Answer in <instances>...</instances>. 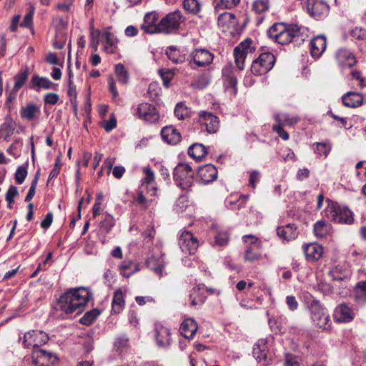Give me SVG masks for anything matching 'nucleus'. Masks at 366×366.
<instances>
[{
  "mask_svg": "<svg viewBox=\"0 0 366 366\" xmlns=\"http://www.w3.org/2000/svg\"><path fill=\"white\" fill-rule=\"evenodd\" d=\"M91 297L89 290L85 287L71 289L61 296L58 305L60 310L67 315L76 311L79 313Z\"/></svg>",
  "mask_w": 366,
  "mask_h": 366,
  "instance_id": "1",
  "label": "nucleus"
},
{
  "mask_svg": "<svg viewBox=\"0 0 366 366\" xmlns=\"http://www.w3.org/2000/svg\"><path fill=\"white\" fill-rule=\"evenodd\" d=\"M267 35L271 39L282 45L293 41H304L302 28L297 24L275 23L269 29Z\"/></svg>",
  "mask_w": 366,
  "mask_h": 366,
  "instance_id": "2",
  "label": "nucleus"
},
{
  "mask_svg": "<svg viewBox=\"0 0 366 366\" xmlns=\"http://www.w3.org/2000/svg\"><path fill=\"white\" fill-rule=\"evenodd\" d=\"M173 178L177 187L187 190L194 184V172L188 164L179 163L174 169Z\"/></svg>",
  "mask_w": 366,
  "mask_h": 366,
  "instance_id": "3",
  "label": "nucleus"
},
{
  "mask_svg": "<svg viewBox=\"0 0 366 366\" xmlns=\"http://www.w3.org/2000/svg\"><path fill=\"white\" fill-rule=\"evenodd\" d=\"M325 216L330 220L340 224H350L353 222V214L346 207L329 202L325 210Z\"/></svg>",
  "mask_w": 366,
  "mask_h": 366,
  "instance_id": "4",
  "label": "nucleus"
},
{
  "mask_svg": "<svg viewBox=\"0 0 366 366\" xmlns=\"http://www.w3.org/2000/svg\"><path fill=\"white\" fill-rule=\"evenodd\" d=\"M310 316L314 325L323 330L330 327V315L318 300H313L310 307Z\"/></svg>",
  "mask_w": 366,
  "mask_h": 366,
  "instance_id": "5",
  "label": "nucleus"
},
{
  "mask_svg": "<svg viewBox=\"0 0 366 366\" xmlns=\"http://www.w3.org/2000/svg\"><path fill=\"white\" fill-rule=\"evenodd\" d=\"M274 63L275 57L272 53H262L253 61L251 71L256 76L264 75L273 68Z\"/></svg>",
  "mask_w": 366,
  "mask_h": 366,
  "instance_id": "6",
  "label": "nucleus"
},
{
  "mask_svg": "<svg viewBox=\"0 0 366 366\" xmlns=\"http://www.w3.org/2000/svg\"><path fill=\"white\" fill-rule=\"evenodd\" d=\"M48 340L49 336L44 331L31 330L24 335L22 345L24 347H32L34 350L40 348V346L46 344Z\"/></svg>",
  "mask_w": 366,
  "mask_h": 366,
  "instance_id": "7",
  "label": "nucleus"
},
{
  "mask_svg": "<svg viewBox=\"0 0 366 366\" xmlns=\"http://www.w3.org/2000/svg\"><path fill=\"white\" fill-rule=\"evenodd\" d=\"M184 21V17L178 10L169 13L160 21L161 32L166 34L172 33L179 28L182 22Z\"/></svg>",
  "mask_w": 366,
  "mask_h": 366,
  "instance_id": "8",
  "label": "nucleus"
},
{
  "mask_svg": "<svg viewBox=\"0 0 366 366\" xmlns=\"http://www.w3.org/2000/svg\"><path fill=\"white\" fill-rule=\"evenodd\" d=\"M134 115L147 123H155L159 119V114L156 107L151 104L144 102L138 104Z\"/></svg>",
  "mask_w": 366,
  "mask_h": 366,
  "instance_id": "9",
  "label": "nucleus"
},
{
  "mask_svg": "<svg viewBox=\"0 0 366 366\" xmlns=\"http://www.w3.org/2000/svg\"><path fill=\"white\" fill-rule=\"evenodd\" d=\"M189 64L192 69L202 67L210 64L214 56L204 49H195L189 54Z\"/></svg>",
  "mask_w": 366,
  "mask_h": 366,
  "instance_id": "10",
  "label": "nucleus"
},
{
  "mask_svg": "<svg viewBox=\"0 0 366 366\" xmlns=\"http://www.w3.org/2000/svg\"><path fill=\"white\" fill-rule=\"evenodd\" d=\"M32 363L35 366H52L58 360L56 355L42 348L34 349L31 353Z\"/></svg>",
  "mask_w": 366,
  "mask_h": 366,
  "instance_id": "11",
  "label": "nucleus"
},
{
  "mask_svg": "<svg viewBox=\"0 0 366 366\" xmlns=\"http://www.w3.org/2000/svg\"><path fill=\"white\" fill-rule=\"evenodd\" d=\"M245 243L244 259L249 262H254L260 258V253L258 252L260 247V242L257 237L252 234L243 237Z\"/></svg>",
  "mask_w": 366,
  "mask_h": 366,
  "instance_id": "12",
  "label": "nucleus"
},
{
  "mask_svg": "<svg viewBox=\"0 0 366 366\" xmlns=\"http://www.w3.org/2000/svg\"><path fill=\"white\" fill-rule=\"evenodd\" d=\"M179 246L184 253L194 254L199 247V242L194 234L188 231L181 232L179 237Z\"/></svg>",
  "mask_w": 366,
  "mask_h": 366,
  "instance_id": "13",
  "label": "nucleus"
},
{
  "mask_svg": "<svg viewBox=\"0 0 366 366\" xmlns=\"http://www.w3.org/2000/svg\"><path fill=\"white\" fill-rule=\"evenodd\" d=\"M253 355L262 365L267 366L269 364L272 355L269 352L267 341L265 339L259 340L254 345Z\"/></svg>",
  "mask_w": 366,
  "mask_h": 366,
  "instance_id": "14",
  "label": "nucleus"
},
{
  "mask_svg": "<svg viewBox=\"0 0 366 366\" xmlns=\"http://www.w3.org/2000/svg\"><path fill=\"white\" fill-rule=\"evenodd\" d=\"M199 122L205 127L208 133H216L219 127V118L212 113L201 111L199 113Z\"/></svg>",
  "mask_w": 366,
  "mask_h": 366,
  "instance_id": "15",
  "label": "nucleus"
},
{
  "mask_svg": "<svg viewBox=\"0 0 366 366\" xmlns=\"http://www.w3.org/2000/svg\"><path fill=\"white\" fill-rule=\"evenodd\" d=\"M305 4L310 14L315 17L327 14L330 9L324 0H307Z\"/></svg>",
  "mask_w": 366,
  "mask_h": 366,
  "instance_id": "16",
  "label": "nucleus"
},
{
  "mask_svg": "<svg viewBox=\"0 0 366 366\" xmlns=\"http://www.w3.org/2000/svg\"><path fill=\"white\" fill-rule=\"evenodd\" d=\"M335 59L338 65L343 69L351 68L357 62L354 54L350 50L344 48L337 51Z\"/></svg>",
  "mask_w": 366,
  "mask_h": 366,
  "instance_id": "17",
  "label": "nucleus"
},
{
  "mask_svg": "<svg viewBox=\"0 0 366 366\" xmlns=\"http://www.w3.org/2000/svg\"><path fill=\"white\" fill-rule=\"evenodd\" d=\"M355 317V312L347 304L343 303L338 305L334 313V319L340 323H347Z\"/></svg>",
  "mask_w": 366,
  "mask_h": 366,
  "instance_id": "18",
  "label": "nucleus"
},
{
  "mask_svg": "<svg viewBox=\"0 0 366 366\" xmlns=\"http://www.w3.org/2000/svg\"><path fill=\"white\" fill-rule=\"evenodd\" d=\"M159 16L155 12L147 13L144 16V21L141 28L148 34L161 32L160 21L158 22Z\"/></svg>",
  "mask_w": 366,
  "mask_h": 366,
  "instance_id": "19",
  "label": "nucleus"
},
{
  "mask_svg": "<svg viewBox=\"0 0 366 366\" xmlns=\"http://www.w3.org/2000/svg\"><path fill=\"white\" fill-rule=\"evenodd\" d=\"M155 340L157 345L161 347H166L171 344V332L165 326L157 324L155 325Z\"/></svg>",
  "mask_w": 366,
  "mask_h": 366,
  "instance_id": "20",
  "label": "nucleus"
},
{
  "mask_svg": "<svg viewBox=\"0 0 366 366\" xmlns=\"http://www.w3.org/2000/svg\"><path fill=\"white\" fill-rule=\"evenodd\" d=\"M303 251L307 261L318 260L323 254L322 247L317 243H310L303 246Z\"/></svg>",
  "mask_w": 366,
  "mask_h": 366,
  "instance_id": "21",
  "label": "nucleus"
},
{
  "mask_svg": "<svg viewBox=\"0 0 366 366\" xmlns=\"http://www.w3.org/2000/svg\"><path fill=\"white\" fill-rule=\"evenodd\" d=\"M164 255L162 254H157L149 257L146 264L149 268L152 269L159 277L163 275V269L164 267Z\"/></svg>",
  "mask_w": 366,
  "mask_h": 366,
  "instance_id": "22",
  "label": "nucleus"
},
{
  "mask_svg": "<svg viewBox=\"0 0 366 366\" xmlns=\"http://www.w3.org/2000/svg\"><path fill=\"white\" fill-rule=\"evenodd\" d=\"M198 175L201 181L208 184L217 178V170L212 164H206L199 169Z\"/></svg>",
  "mask_w": 366,
  "mask_h": 366,
  "instance_id": "23",
  "label": "nucleus"
},
{
  "mask_svg": "<svg viewBox=\"0 0 366 366\" xmlns=\"http://www.w3.org/2000/svg\"><path fill=\"white\" fill-rule=\"evenodd\" d=\"M311 44V55L314 58H319L325 51L327 46L326 37L323 35L317 36L312 39Z\"/></svg>",
  "mask_w": 366,
  "mask_h": 366,
  "instance_id": "24",
  "label": "nucleus"
},
{
  "mask_svg": "<svg viewBox=\"0 0 366 366\" xmlns=\"http://www.w3.org/2000/svg\"><path fill=\"white\" fill-rule=\"evenodd\" d=\"M161 135L165 142L173 145L178 144L182 138L180 133L172 126L162 128Z\"/></svg>",
  "mask_w": 366,
  "mask_h": 366,
  "instance_id": "25",
  "label": "nucleus"
},
{
  "mask_svg": "<svg viewBox=\"0 0 366 366\" xmlns=\"http://www.w3.org/2000/svg\"><path fill=\"white\" fill-rule=\"evenodd\" d=\"M197 324L192 318L184 320L180 325L179 331L182 336L187 339H192L197 330Z\"/></svg>",
  "mask_w": 366,
  "mask_h": 366,
  "instance_id": "26",
  "label": "nucleus"
},
{
  "mask_svg": "<svg viewBox=\"0 0 366 366\" xmlns=\"http://www.w3.org/2000/svg\"><path fill=\"white\" fill-rule=\"evenodd\" d=\"M207 287L204 285H198L194 287L189 295L191 304L193 306L202 305L204 302Z\"/></svg>",
  "mask_w": 366,
  "mask_h": 366,
  "instance_id": "27",
  "label": "nucleus"
},
{
  "mask_svg": "<svg viewBox=\"0 0 366 366\" xmlns=\"http://www.w3.org/2000/svg\"><path fill=\"white\" fill-rule=\"evenodd\" d=\"M277 233L280 238L287 242L295 239L298 234L297 227L292 224L277 227Z\"/></svg>",
  "mask_w": 366,
  "mask_h": 366,
  "instance_id": "28",
  "label": "nucleus"
},
{
  "mask_svg": "<svg viewBox=\"0 0 366 366\" xmlns=\"http://www.w3.org/2000/svg\"><path fill=\"white\" fill-rule=\"evenodd\" d=\"M102 41L106 52L111 54L115 52L118 40L113 34L109 31L104 32L102 35Z\"/></svg>",
  "mask_w": 366,
  "mask_h": 366,
  "instance_id": "29",
  "label": "nucleus"
},
{
  "mask_svg": "<svg viewBox=\"0 0 366 366\" xmlns=\"http://www.w3.org/2000/svg\"><path fill=\"white\" fill-rule=\"evenodd\" d=\"M342 100L345 106L355 108L362 104L363 98L359 93L350 92L343 95Z\"/></svg>",
  "mask_w": 366,
  "mask_h": 366,
  "instance_id": "30",
  "label": "nucleus"
},
{
  "mask_svg": "<svg viewBox=\"0 0 366 366\" xmlns=\"http://www.w3.org/2000/svg\"><path fill=\"white\" fill-rule=\"evenodd\" d=\"M54 84L46 77H41L38 75H34L30 81V87L39 91L40 89H49Z\"/></svg>",
  "mask_w": 366,
  "mask_h": 366,
  "instance_id": "31",
  "label": "nucleus"
},
{
  "mask_svg": "<svg viewBox=\"0 0 366 366\" xmlns=\"http://www.w3.org/2000/svg\"><path fill=\"white\" fill-rule=\"evenodd\" d=\"M222 76L224 78V84H226L227 86L232 88L236 87L237 81L232 65L229 64L224 66L222 69Z\"/></svg>",
  "mask_w": 366,
  "mask_h": 366,
  "instance_id": "32",
  "label": "nucleus"
},
{
  "mask_svg": "<svg viewBox=\"0 0 366 366\" xmlns=\"http://www.w3.org/2000/svg\"><path fill=\"white\" fill-rule=\"evenodd\" d=\"M218 25L222 28H230L234 26L237 21L235 15L229 12H224L218 16Z\"/></svg>",
  "mask_w": 366,
  "mask_h": 366,
  "instance_id": "33",
  "label": "nucleus"
},
{
  "mask_svg": "<svg viewBox=\"0 0 366 366\" xmlns=\"http://www.w3.org/2000/svg\"><path fill=\"white\" fill-rule=\"evenodd\" d=\"M207 153L206 147L202 144H193L188 149V154L197 161L204 157Z\"/></svg>",
  "mask_w": 366,
  "mask_h": 366,
  "instance_id": "34",
  "label": "nucleus"
},
{
  "mask_svg": "<svg viewBox=\"0 0 366 366\" xmlns=\"http://www.w3.org/2000/svg\"><path fill=\"white\" fill-rule=\"evenodd\" d=\"M40 113L39 107L34 104H29L21 109L20 114L23 119L32 120Z\"/></svg>",
  "mask_w": 366,
  "mask_h": 366,
  "instance_id": "35",
  "label": "nucleus"
},
{
  "mask_svg": "<svg viewBox=\"0 0 366 366\" xmlns=\"http://www.w3.org/2000/svg\"><path fill=\"white\" fill-rule=\"evenodd\" d=\"M125 305L124 297L122 291L120 289L114 292L112 300V311L114 313H119Z\"/></svg>",
  "mask_w": 366,
  "mask_h": 366,
  "instance_id": "36",
  "label": "nucleus"
},
{
  "mask_svg": "<svg viewBox=\"0 0 366 366\" xmlns=\"http://www.w3.org/2000/svg\"><path fill=\"white\" fill-rule=\"evenodd\" d=\"M331 232V226L325 221H318L314 225V233L317 237H325Z\"/></svg>",
  "mask_w": 366,
  "mask_h": 366,
  "instance_id": "37",
  "label": "nucleus"
},
{
  "mask_svg": "<svg viewBox=\"0 0 366 366\" xmlns=\"http://www.w3.org/2000/svg\"><path fill=\"white\" fill-rule=\"evenodd\" d=\"M29 76V70L27 68L21 70L19 73H17L14 77V93L17 92L25 84Z\"/></svg>",
  "mask_w": 366,
  "mask_h": 366,
  "instance_id": "38",
  "label": "nucleus"
},
{
  "mask_svg": "<svg viewBox=\"0 0 366 366\" xmlns=\"http://www.w3.org/2000/svg\"><path fill=\"white\" fill-rule=\"evenodd\" d=\"M274 119L276 121L277 124H273L272 129L274 132L278 134V135L283 139L287 140L289 139V134L283 129L282 127V119H281V116L280 114H274Z\"/></svg>",
  "mask_w": 366,
  "mask_h": 366,
  "instance_id": "39",
  "label": "nucleus"
},
{
  "mask_svg": "<svg viewBox=\"0 0 366 366\" xmlns=\"http://www.w3.org/2000/svg\"><path fill=\"white\" fill-rule=\"evenodd\" d=\"M115 74L118 81L122 84H127L129 81V73L125 66L122 64H118L115 66Z\"/></svg>",
  "mask_w": 366,
  "mask_h": 366,
  "instance_id": "40",
  "label": "nucleus"
},
{
  "mask_svg": "<svg viewBox=\"0 0 366 366\" xmlns=\"http://www.w3.org/2000/svg\"><path fill=\"white\" fill-rule=\"evenodd\" d=\"M315 152L326 157L331 151L332 146L330 142H316L313 144Z\"/></svg>",
  "mask_w": 366,
  "mask_h": 366,
  "instance_id": "41",
  "label": "nucleus"
},
{
  "mask_svg": "<svg viewBox=\"0 0 366 366\" xmlns=\"http://www.w3.org/2000/svg\"><path fill=\"white\" fill-rule=\"evenodd\" d=\"M242 46V45H238L234 49L235 62L237 67L240 70H242L244 69V59L246 58V56L247 55V54H246L245 51L241 50Z\"/></svg>",
  "mask_w": 366,
  "mask_h": 366,
  "instance_id": "42",
  "label": "nucleus"
},
{
  "mask_svg": "<svg viewBox=\"0 0 366 366\" xmlns=\"http://www.w3.org/2000/svg\"><path fill=\"white\" fill-rule=\"evenodd\" d=\"M355 298L358 302L366 301V281L359 282L355 288Z\"/></svg>",
  "mask_w": 366,
  "mask_h": 366,
  "instance_id": "43",
  "label": "nucleus"
},
{
  "mask_svg": "<svg viewBox=\"0 0 366 366\" xmlns=\"http://www.w3.org/2000/svg\"><path fill=\"white\" fill-rule=\"evenodd\" d=\"M183 7L188 13L197 14L200 11L201 4L197 0H184Z\"/></svg>",
  "mask_w": 366,
  "mask_h": 366,
  "instance_id": "44",
  "label": "nucleus"
},
{
  "mask_svg": "<svg viewBox=\"0 0 366 366\" xmlns=\"http://www.w3.org/2000/svg\"><path fill=\"white\" fill-rule=\"evenodd\" d=\"M100 311L94 309L86 312L80 319V322L84 325H90L99 315Z\"/></svg>",
  "mask_w": 366,
  "mask_h": 366,
  "instance_id": "45",
  "label": "nucleus"
},
{
  "mask_svg": "<svg viewBox=\"0 0 366 366\" xmlns=\"http://www.w3.org/2000/svg\"><path fill=\"white\" fill-rule=\"evenodd\" d=\"M166 53L169 59L175 64L183 62L184 60V57L180 54L179 50L174 46H170Z\"/></svg>",
  "mask_w": 366,
  "mask_h": 366,
  "instance_id": "46",
  "label": "nucleus"
},
{
  "mask_svg": "<svg viewBox=\"0 0 366 366\" xmlns=\"http://www.w3.org/2000/svg\"><path fill=\"white\" fill-rule=\"evenodd\" d=\"M159 74L162 77V79L163 81V85L168 88L170 86L171 80L174 76V71L172 69H159Z\"/></svg>",
  "mask_w": 366,
  "mask_h": 366,
  "instance_id": "47",
  "label": "nucleus"
},
{
  "mask_svg": "<svg viewBox=\"0 0 366 366\" xmlns=\"http://www.w3.org/2000/svg\"><path fill=\"white\" fill-rule=\"evenodd\" d=\"M229 239L228 233L226 231H219L214 236V245L222 247L227 244Z\"/></svg>",
  "mask_w": 366,
  "mask_h": 366,
  "instance_id": "48",
  "label": "nucleus"
},
{
  "mask_svg": "<svg viewBox=\"0 0 366 366\" xmlns=\"http://www.w3.org/2000/svg\"><path fill=\"white\" fill-rule=\"evenodd\" d=\"M240 0H215L216 9H232L236 6Z\"/></svg>",
  "mask_w": 366,
  "mask_h": 366,
  "instance_id": "49",
  "label": "nucleus"
},
{
  "mask_svg": "<svg viewBox=\"0 0 366 366\" xmlns=\"http://www.w3.org/2000/svg\"><path fill=\"white\" fill-rule=\"evenodd\" d=\"M269 7L268 0H255L252 4L253 10L258 14L266 12Z\"/></svg>",
  "mask_w": 366,
  "mask_h": 366,
  "instance_id": "50",
  "label": "nucleus"
},
{
  "mask_svg": "<svg viewBox=\"0 0 366 366\" xmlns=\"http://www.w3.org/2000/svg\"><path fill=\"white\" fill-rule=\"evenodd\" d=\"M276 114H280L281 116V119H282V127L295 125L300 120V118L297 116L290 115L289 114L277 113Z\"/></svg>",
  "mask_w": 366,
  "mask_h": 366,
  "instance_id": "51",
  "label": "nucleus"
},
{
  "mask_svg": "<svg viewBox=\"0 0 366 366\" xmlns=\"http://www.w3.org/2000/svg\"><path fill=\"white\" fill-rule=\"evenodd\" d=\"M102 35L100 30L94 29L93 27L91 28V46L94 51H97L99 44L100 39H102Z\"/></svg>",
  "mask_w": 366,
  "mask_h": 366,
  "instance_id": "52",
  "label": "nucleus"
},
{
  "mask_svg": "<svg viewBox=\"0 0 366 366\" xmlns=\"http://www.w3.org/2000/svg\"><path fill=\"white\" fill-rule=\"evenodd\" d=\"M174 114L178 119H184L188 117L189 111L188 108L184 105V103L179 102L176 105L174 109Z\"/></svg>",
  "mask_w": 366,
  "mask_h": 366,
  "instance_id": "53",
  "label": "nucleus"
},
{
  "mask_svg": "<svg viewBox=\"0 0 366 366\" xmlns=\"http://www.w3.org/2000/svg\"><path fill=\"white\" fill-rule=\"evenodd\" d=\"M14 129L9 124H4L0 128V139L9 141L14 133Z\"/></svg>",
  "mask_w": 366,
  "mask_h": 366,
  "instance_id": "54",
  "label": "nucleus"
},
{
  "mask_svg": "<svg viewBox=\"0 0 366 366\" xmlns=\"http://www.w3.org/2000/svg\"><path fill=\"white\" fill-rule=\"evenodd\" d=\"M154 201L153 198H147L142 191H140L136 198V202L141 207V208L145 209L149 204Z\"/></svg>",
  "mask_w": 366,
  "mask_h": 366,
  "instance_id": "55",
  "label": "nucleus"
},
{
  "mask_svg": "<svg viewBox=\"0 0 366 366\" xmlns=\"http://www.w3.org/2000/svg\"><path fill=\"white\" fill-rule=\"evenodd\" d=\"M69 88H68V95L70 97V101L72 104H76V86L72 83L71 80V74L69 72Z\"/></svg>",
  "mask_w": 366,
  "mask_h": 366,
  "instance_id": "56",
  "label": "nucleus"
},
{
  "mask_svg": "<svg viewBox=\"0 0 366 366\" xmlns=\"http://www.w3.org/2000/svg\"><path fill=\"white\" fill-rule=\"evenodd\" d=\"M27 176L26 168L24 166H19L15 172V179L16 182L21 184Z\"/></svg>",
  "mask_w": 366,
  "mask_h": 366,
  "instance_id": "57",
  "label": "nucleus"
},
{
  "mask_svg": "<svg viewBox=\"0 0 366 366\" xmlns=\"http://www.w3.org/2000/svg\"><path fill=\"white\" fill-rule=\"evenodd\" d=\"M19 194L17 187L15 186H10L6 193V200L9 204H12L14 202L15 197Z\"/></svg>",
  "mask_w": 366,
  "mask_h": 366,
  "instance_id": "58",
  "label": "nucleus"
},
{
  "mask_svg": "<svg viewBox=\"0 0 366 366\" xmlns=\"http://www.w3.org/2000/svg\"><path fill=\"white\" fill-rule=\"evenodd\" d=\"M39 180V172L36 173L34 179H33L29 190L26 196L25 201L29 202L32 199L35 194L37 182Z\"/></svg>",
  "mask_w": 366,
  "mask_h": 366,
  "instance_id": "59",
  "label": "nucleus"
},
{
  "mask_svg": "<svg viewBox=\"0 0 366 366\" xmlns=\"http://www.w3.org/2000/svg\"><path fill=\"white\" fill-rule=\"evenodd\" d=\"M34 13V8L30 7L29 11L25 15L23 21L21 23L22 27H30L32 25V19Z\"/></svg>",
  "mask_w": 366,
  "mask_h": 366,
  "instance_id": "60",
  "label": "nucleus"
},
{
  "mask_svg": "<svg viewBox=\"0 0 366 366\" xmlns=\"http://www.w3.org/2000/svg\"><path fill=\"white\" fill-rule=\"evenodd\" d=\"M284 365L285 366H300L298 357L293 355H291V354H286Z\"/></svg>",
  "mask_w": 366,
  "mask_h": 366,
  "instance_id": "61",
  "label": "nucleus"
},
{
  "mask_svg": "<svg viewBox=\"0 0 366 366\" xmlns=\"http://www.w3.org/2000/svg\"><path fill=\"white\" fill-rule=\"evenodd\" d=\"M102 127L106 132H111L117 127V120L115 117L112 115L108 121H105L102 123Z\"/></svg>",
  "mask_w": 366,
  "mask_h": 366,
  "instance_id": "62",
  "label": "nucleus"
},
{
  "mask_svg": "<svg viewBox=\"0 0 366 366\" xmlns=\"http://www.w3.org/2000/svg\"><path fill=\"white\" fill-rule=\"evenodd\" d=\"M143 172L145 174V177L143 180L147 184H151L154 180V174L149 167H144Z\"/></svg>",
  "mask_w": 366,
  "mask_h": 366,
  "instance_id": "63",
  "label": "nucleus"
},
{
  "mask_svg": "<svg viewBox=\"0 0 366 366\" xmlns=\"http://www.w3.org/2000/svg\"><path fill=\"white\" fill-rule=\"evenodd\" d=\"M59 99V95L56 93H48L44 96V102L46 104L54 105Z\"/></svg>",
  "mask_w": 366,
  "mask_h": 366,
  "instance_id": "64",
  "label": "nucleus"
}]
</instances>
